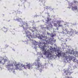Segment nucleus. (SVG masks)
Masks as SVG:
<instances>
[{
  "label": "nucleus",
  "instance_id": "1",
  "mask_svg": "<svg viewBox=\"0 0 78 78\" xmlns=\"http://www.w3.org/2000/svg\"><path fill=\"white\" fill-rule=\"evenodd\" d=\"M53 43V40L51 38L48 39V40H44L43 43V46L41 47V49L43 51V53L45 55H48L47 57L48 58H51L52 57V54L51 53V52L50 51V50H48L47 49L49 48L48 45V44H52Z\"/></svg>",
  "mask_w": 78,
  "mask_h": 78
},
{
  "label": "nucleus",
  "instance_id": "2",
  "mask_svg": "<svg viewBox=\"0 0 78 78\" xmlns=\"http://www.w3.org/2000/svg\"><path fill=\"white\" fill-rule=\"evenodd\" d=\"M37 59L36 60V62L34 63L32 65L31 64H28L26 66L28 68V69H32L33 68V66H35L38 67V69H39L40 72H41L42 71V67H41L42 66V64L40 62V60H39V58H37Z\"/></svg>",
  "mask_w": 78,
  "mask_h": 78
},
{
  "label": "nucleus",
  "instance_id": "3",
  "mask_svg": "<svg viewBox=\"0 0 78 78\" xmlns=\"http://www.w3.org/2000/svg\"><path fill=\"white\" fill-rule=\"evenodd\" d=\"M25 65H24L23 64L20 65L19 63L15 65V69L17 70L19 69L20 70H22L23 69H26V68L25 67Z\"/></svg>",
  "mask_w": 78,
  "mask_h": 78
},
{
  "label": "nucleus",
  "instance_id": "4",
  "mask_svg": "<svg viewBox=\"0 0 78 78\" xmlns=\"http://www.w3.org/2000/svg\"><path fill=\"white\" fill-rule=\"evenodd\" d=\"M63 31L62 33L63 34H72L73 33V30L72 29H70V30L69 31L68 30V28H65V27H62Z\"/></svg>",
  "mask_w": 78,
  "mask_h": 78
},
{
  "label": "nucleus",
  "instance_id": "5",
  "mask_svg": "<svg viewBox=\"0 0 78 78\" xmlns=\"http://www.w3.org/2000/svg\"><path fill=\"white\" fill-rule=\"evenodd\" d=\"M62 55L64 58H65L67 61H70L71 60H73V57L72 56H66V55L64 53Z\"/></svg>",
  "mask_w": 78,
  "mask_h": 78
},
{
  "label": "nucleus",
  "instance_id": "6",
  "mask_svg": "<svg viewBox=\"0 0 78 78\" xmlns=\"http://www.w3.org/2000/svg\"><path fill=\"white\" fill-rule=\"evenodd\" d=\"M22 27H23L24 30H26L28 28V24L26 23H24L23 24Z\"/></svg>",
  "mask_w": 78,
  "mask_h": 78
},
{
  "label": "nucleus",
  "instance_id": "7",
  "mask_svg": "<svg viewBox=\"0 0 78 78\" xmlns=\"http://www.w3.org/2000/svg\"><path fill=\"white\" fill-rule=\"evenodd\" d=\"M27 37L28 38H30V37H32L31 33L29 32H26Z\"/></svg>",
  "mask_w": 78,
  "mask_h": 78
},
{
  "label": "nucleus",
  "instance_id": "8",
  "mask_svg": "<svg viewBox=\"0 0 78 78\" xmlns=\"http://www.w3.org/2000/svg\"><path fill=\"white\" fill-rule=\"evenodd\" d=\"M69 68H68V70H65L64 71V73L65 74V75H68L69 74V75H71V73H70L69 72Z\"/></svg>",
  "mask_w": 78,
  "mask_h": 78
},
{
  "label": "nucleus",
  "instance_id": "9",
  "mask_svg": "<svg viewBox=\"0 0 78 78\" xmlns=\"http://www.w3.org/2000/svg\"><path fill=\"white\" fill-rule=\"evenodd\" d=\"M6 66L7 67L8 69H11V67H13V66H14V65L12 63H10L8 65H7Z\"/></svg>",
  "mask_w": 78,
  "mask_h": 78
},
{
  "label": "nucleus",
  "instance_id": "10",
  "mask_svg": "<svg viewBox=\"0 0 78 78\" xmlns=\"http://www.w3.org/2000/svg\"><path fill=\"white\" fill-rule=\"evenodd\" d=\"M72 10L73 11L77 10V6H74L72 7Z\"/></svg>",
  "mask_w": 78,
  "mask_h": 78
},
{
  "label": "nucleus",
  "instance_id": "11",
  "mask_svg": "<svg viewBox=\"0 0 78 78\" xmlns=\"http://www.w3.org/2000/svg\"><path fill=\"white\" fill-rule=\"evenodd\" d=\"M2 30L4 32H6V31H8V29L7 28H6L5 27H4L2 28Z\"/></svg>",
  "mask_w": 78,
  "mask_h": 78
},
{
  "label": "nucleus",
  "instance_id": "12",
  "mask_svg": "<svg viewBox=\"0 0 78 78\" xmlns=\"http://www.w3.org/2000/svg\"><path fill=\"white\" fill-rule=\"evenodd\" d=\"M69 53L70 54H72V55H75V52L73 51H69Z\"/></svg>",
  "mask_w": 78,
  "mask_h": 78
},
{
  "label": "nucleus",
  "instance_id": "13",
  "mask_svg": "<svg viewBox=\"0 0 78 78\" xmlns=\"http://www.w3.org/2000/svg\"><path fill=\"white\" fill-rule=\"evenodd\" d=\"M16 20H17L18 22H22V20L21 19H16Z\"/></svg>",
  "mask_w": 78,
  "mask_h": 78
},
{
  "label": "nucleus",
  "instance_id": "14",
  "mask_svg": "<svg viewBox=\"0 0 78 78\" xmlns=\"http://www.w3.org/2000/svg\"><path fill=\"white\" fill-rule=\"evenodd\" d=\"M73 4H74V3H70L69 4V6H73Z\"/></svg>",
  "mask_w": 78,
  "mask_h": 78
},
{
  "label": "nucleus",
  "instance_id": "15",
  "mask_svg": "<svg viewBox=\"0 0 78 78\" xmlns=\"http://www.w3.org/2000/svg\"><path fill=\"white\" fill-rule=\"evenodd\" d=\"M64 25L65 26V27H69V24L67 23L64 24Z\"/></svg>",
  "mask_w": 78,
  "mask_h": 78
},
{
  "label": "nucleus",
  "instance_id": "16",
  "mask_svg": "<svg viewBox=\"0 0 78 78\" xmlns=\"http://www.w3.org/2000/svg\"><path fill=\"white\" fill-rule=\"evenodd\" d=\"M34 45H37V42L36 41H35L34 43Z\"/></svg>",
  "mask_w": 78,
  "mask_h": 78
},
{
  "label": "nucleus",
  "instance_id": "17",
  "mask_svg": "<svg viewBox=\"0 0 78 78\" xmlns=\"http://www.w3.org/2000/svg\"><path fill=\"white\" fill-rule=\"evenodd\" d=\"M43 36H40L38 38L39 39H42V38H43Z\"/></svg>",
  "mask_w": 78,
  "mask_h": 78
},
{
  "label": "nucleus",
  "instance_id": "18",
  "mask_svg": "<svg viewBox=\"0 0 78 78\" xmlns=\"http://www.w3.org/2000/svg\"><path fill=\"white\" fill-rule=\"evenodd\" d=\"M58 56H61V53L58 52Z\"/></svg>",
  "mask_w": 78,
  "mask_h": 78
},
{
  "label": "nucleus",
  "instance_id": "19",
  "mask_svg": "<svg viewBox=\"0 0 78 78\" xmlns=\"http://www.w3.org/2000/svg\"><path fill=\"white\" fill-rule=\"evenodd\" d=\"M60 23H61V22H60L59 21H58L57 22V24H58V25H60Z\"/></svg>",
  "mask_w": 78,
  "mask_h": 78
},
{
  "label": "nucleus",
  "instance_id": "20",
  "mask_svg": "<svg viewBox=\"0 0 78 78\" xmlns=\"http://www.w3.org/2000/svg\"><path fill=\"white\" fill-rule=\"evenodd\" d=\"M47 22H50V19L49 18H48L47 19Z\"/></svg>",
  "mask_w": 78,
  "mask_h": 78
},
{
  "label": "nucleus",
  "instance_id": "21",
  "mask_svg": "<svg viewBox=\"0 0 78 78\" xmlns=\"http://www.w3.org/2000/svg\"><path fill=\"white\" fill-rule=\"evenodd\" d=\"M54 25L55 27H57V24L55 23H54Z\"/></svg>",
  "mask_w": 78,
  "mask_h": 78
},
{
  "label": "nucleus",
  "instance_id": "22",
  "mask_svg": "<svg viewBox=\"0 0 78 78\" xmlns=\"http://www.w3.org/2000/svg\"><path fill=\"white\" fill-rule=\"evenodd\" d=\"M9 46L8 45H5V48H7V47H8V46Z\"/></svg>",
  "mask_w": 78,
  "mask_h": 78
},
{
  "label": "nucleus",
  "instance_id": "23",
  "mask_svg": "<svg viewBox=\"0 0 78 78\" xmlns=\"http://www.w3.org/2000/svg\"><path fill=\"white\" fill-rule=\"evenodd\" d=\"M59 25V26H58V27H62V25H60L59 24V25Z\"/></svg>",
  "mask_w": 78,
  "mask_h": 78
},
{
  "label": "nucleus",
  "instance_id": "24",
  "mask_svg": "<svg viewBox=\"0 0 78 78\" xmlns=\"http://www.w3.org/2000/svg\"><path fill=\"white\" fill-rule=\"evenodd\" d=\"M67 78H72V77H70L68 76H67Z\"/></svg>",
  "mask_w": 78,
  "mask_h": 78
},
{
  "label": "nucleus",
  "instance_id": "25",
  "mask_svg": "<svg viewBox=\"0 0 78 78\" xmlns=\"http://www.w3.org/2000/svg\"><path fill=\"white\" fill-rule=\"evenodd\" d=\"M71 0H67V1H68V2H70Z\"/></svg>",
  "mask_w": 78,
  "mask_h": 78
},
{
  "label": "nucleus",
  "instance_id": "26",
  "mask_svg": "<svg viewBox=\"0 0 78 78\" xmlns=\"http://www.w3.org/2000/svg\"><path fill=\"white\" fill-rule=\"evenodd\" d=\"M78 3V2H76V1H74V3Z\"/></svg>",
  "mask_w": 78,
  "mask_h": 78
},
{
  "label": "nucleus",
  "instance_id": "27",
  "mask_svg": "<svg viewBox=\"0 0 78 78\" xmlns=\"http://www.w3.org/2000/svg\"><path fill=\"white\" fill-rule=\"evenodd\" d=\"M76 34H78V32H76Z\"/></svg>",
  "mask_w": 78,
  "mask_h": 78
},
{
  "label": "nucleus",
  "instance_id": "28",
  "mask_svg": "<svg viewBox=\"0 0 78 78\" xmlns=\"http://www.w3.org/2000/svg\"><path fill=\"white\" fill-rule=\"evenodd\" d=\"M2 63V61H0V64H1Z\"/></svg>",
  "mask_w": 78,
  "mask_h": 78
},
{
  "label": "nucleus",
  "instance_id": "29",
  "mask_svg": "<svg viewBox=\"0 0 78 78\" xmlns=\"http://www.w3.org/2000/svg\"><path fill=\"white\" fill-rule=\"evenodd\" d=\"M14 72H15V71H13V73H14Z\"/></svg>",
  "mask_w": 78,
  "mask_h": 78
}]
</instances>
